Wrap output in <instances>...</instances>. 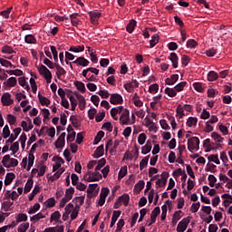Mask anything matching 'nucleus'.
<instances>
[{"mask_svg":"<svg viewBox=\"0 0 232 232\" xmlns=\"http://www.w3.org/2000/svg\"><path fill=\"white\" fill-rule=\"evenodd\" d=\"M160 215V207H156L150 214V222L149 223V227L151 226L152 224H155L157 222V217Z\"/></svg>","mask_w":232,"mask_h":232,"instance_id":"6e6552de","label":"nucleus"},{"mask_svg":"<svg viewBox=\"0 0 232 232\" xmlns=\"http://www.w3.org/2000/svg\"><path fill=\"white\" fill-rule=\"evenodd\" d=\"M67 97L71 102V110L72 111H75V109L77 108V100L72 95L67 94Z\"/></svg>","mask_w":232,"mask_h":232,"instance_id":"b1692460","label":"nucleus"},{"mask_svg":"<svg viewBox=\"0 0 232 232\" xmlns=\"http://www.w3.org/2000/svg\"><path fill=\"white\" fill-rule=\"evenodd\" d=\"M30 227V223H23L18 227V232H26Z\"/></svg>","mask_w":232,"mask_h":232,"instance_id":"0e129e2a","label":"nucleus"},{"mask_svg":"<svg viewBox=\"0 0 232 232\" xmlns=\"http://www.w3.org/2000/svg\"><path fill=\"white\" fill-rule=\"evenodd\" d=\"M14 134L9 135V139L6 140V144H12L14 140H17V137H19L21 133V128H15L14 130Z\"/></svg>","mask_w":232,"mask_h":232,"instance_id":"9b49d317","label":"nucleus"},{"mask_svg":"<svg viewBox=\"0 0 232 232\" xmlns=\"http://www.w3.org/2000/svg\"><path fill=\"white\" fill-rule=\"evenodd\" d=\"M123 87L126 92L132 93L134 88H139V82L137 80H132L131 82L125 83Z\"/></svg>","mask_w":232,"mask_h":232,"instance_id":"1a4fd4ad","label":"nucleus"},{"mask_svg":"<svg viewBox=\"0 0 232 232\" xmlns=\"http://www.w3.org/2000/svg\"><path fill=\"white\" fill-rule=\"evenodd\" d=\"M176 117H179V119H182L183 117H185V113H184V107H182V105H178L177 109H176Z\"/></svg>","mask_w":232,"mask_h":232,"instance_id":"2f4dec72","label":"nucleus"},{"mask_svg":"<svg viewBox=\"0 0 232 232\" xmlns=\"http://www.w3.org/2000/svg\"><path fill=\"white\" fill-rule=\"evenodd\" d=\"M146 139H148V137L146 136L145 133H140L138 137V142L140 146H142L145 142H146Z\"/></svg>","mask_w":232,"mask_h":232,"instance_id":"e2e57ef3","label":"nucleus"},{"mask_svg":"<svg viewBox=\"0 0 232 232\" xmlns=\"http://www.w3.org/2000/svg\"><path fill=\"white\" fill-rule=\"evenodd\" d=\"M217 79H218V73H217V72L210 71L208 73V81H209L210 82H213L214 81H217Z\"/></svg>","mask_w":232,"mask_h":232,"instance_id":"c756f323","label":"nucleus"},{"mask_svg":"<svg viewBox=\"0 0 232 232\" xmlns=\"http://www.w3.org/2000/svg\"><path fill=\"white\" fill-rule=\"evenodd\" d=\"M45 216H44L43 213L39 212L38 214L34 215L31 217L30 220L31 222H38V220H41V218H44Z\"/></svg>","mask_w":232,"mask_h":232,"instance_id":"3c124183","label":"nucleus"},{"mask_svg":"<svg viewBox=\"0 0 232 232\" xmlns=\"http://www.w3.org/2000/svg\"><path fill=\"white\" fill-rule=\"evenodd\" d=\"M127 174H128V167L127 166L121 167L118 174L119 180H121V179H124V177H126Z\"/></svg>","mask_w":232,"mask_h":232,"instance_id":"f704fd0d","label":"nucleus"},{"mask_svg":"<svg viewBox=\"0 0 232 232\" xmlns=\"http://www.w3.org/2000/svg\"><path fill=\"white\" fill-rule=\"evenodd\" d=\"M7 121L11 126H13L14 124H15V122H17V117L14 116V114H8Z\"/></svg>","mask_w":232,"mask_h":232,"instance_id":"052dcab7","label":"nucleus"},{"mask_svg":"<svg viewBox=\"0 0 232 232\" xmlns=\"http://www.w3.org/2000/svg\"><path fill=\"white\" fill-rule=\"evenodd\" d=\"M72 202H75L76 207L78 209L84 204V197H76Z\"/></svg>","mask_w":232,"mask_h":232,"instance_id":"ea45409f","label":"nucleus"},{"mask_svg":"<svg viewBox=\"0 0 232 232\" xmlns=\"http://www.w3.org/2000/svg\"><path fill=\"white\" fill-rule=\"evenodd\" d=\"M179 81V74H172L170 78L165 80V83L169 86H173Z\"/></svg>","mask_w":232,"mask_h":232,"instance_id":"dca6fc26","label":"nucleus"},{"mask_svg":"<svg viewBox=\"0 0 232 232\" xmlns=\"http://www.w3.org/2000/svg\"><path fill=\"white\" fill-rule=\"evenodd\" d=\"M151 148H152L151 141L148 140L146 144L141 148L142 155H148V153L151 151Z\"/></svg>","mask_w":232,"mask_h":232,"instance_id":"6ab92c4d","label":"nucleus"},{"mask_svg":"<svg viewBox=\"0 0 232 232\" xmlns=\"http://www.w3.org/2000/svg\"><path fill=\"white\" fill-rule=\"evenodd\" d=\"M39 191H41V188L39 186H35L31 195L29 196V200H34V198L35 197V195H37V193H39Z\"/></svg>","mask_w":232,"mask_h":232,"instance_id":"bf43d9fd","label":"nucleus"},{"mask_svg":"<svg viewBox=\"0 0 232 232\" xmlns=\"http://www.w3.org/2000/svg\"><path fill=\"white\" fill-rule=\"evenodd\" d=\"M38 72L40 75H43V77H44L47 84H50V82H52V72H50L46 66L42 64L40 67H38Z\"/></svg>","mask_w":232,"mask_h":232,"instance_id":"f03ea898","label":"nucleus"},{"mask_svg":"<svg viewBox=\"0 0 232 232\" xmlns=\"http://www.w3.org/2000/svg\"><path fill=\"white\" fill-rule=\"evenodd\" d=\"M2 53L12 54V53H15V51L10 45H4L2 47Z\"/></svg>","mask_w":232,"mask_h":232,"instance_id":"58836bf2","label":"nucleus"},{"mask_svg":"<svg viewBox=\"0 0 232 232\" xmlns=\"http://www.w3.org/2000/svg\"><path fill=\"white\" fill-rule=\"evenodd\" d=\"M208 186H210V188H215V184H217V178L214 175L210 174L208 175Z\"/></svg>","mask_w":232,"mask_h":232,"instance_id":"de8ad7c7","label":"nucleus"},{"mask_svg":"<svg viewBox=\"0 0 232 232\" xmlns=\"http://www.w3.org/2000/svg\"><path fill=\"white\" fill-rule=\"evenodd\" d=\"M186 84H188V82H181L179 83H178L175 87L174 90L177 92H182L184 90V88H186Z\"/></svg>","mask_w":232,"mask_h":232,"instance_id":"6e6d98bb","label":"nucleus"},{"mask_svg":"<svg viewBox=\"0 0 232 232\" xmlns=\"http://www.w3.org/2000/svg\"><path fill=\"white\" fill-rule=\"evenodd\" d=\"M38 99L42 106H50V99L41 95V93L38 94Z\"/></svg>","mask_w":232,"mask_h":232,"instance_id":"a878e982","label":"nucleus"},{"mask_svg":"<svg viewBox=\"0 0 232 232\" xmlns=\"http://www.w3.org/2000/svg\"><path fill=\"white\" fill-rule=\"evenodd\" d=\"M205 170L210 171V173H217V165L213 163H208Z\"/></svg>","mask_w":232,"mask_h":232,"instance_id":"49530a36","label":"nucleus"},{"mask_svg":"<svg viewBox=\"0 0 232 232\" xmlns=\"http://www.w3.org/2000/svg\"><path fill=\"white\" fill-rule=\"evenodd\" d=\"M198 122V119H197V117H189L187 120V126H188V128H193V126H197Z\"/></svg>","mask_w":232,"mask_h":232,"instance_id":"bb28decb","label":"nucleus"},{"mask_svg":"<svg viewBox=\"0 0 232 232\" xmlns=\"http://www.w3.org/2000/svg\"><path fill=\"white\" fill-rule=\"evenodd\" d=\"M4 84L9 85L10 88L17 86V79L15 77H10L7 82H5Z\"/></svg>","mask_w":232,"mask_h":232,"instance_id":"72a5a7b5","label":"nucleus"},{"mask_svg":"<svg viewBox=\"0 0 232 232\" xmlns=\"http://www.w3.org/2000/svg\"><path fill=\"white\" fill-rule=\"evenodd\" d=\"M14 179H15V174H14V172L7 173L5 179V186H10V184L14 182Z\"/></svg>","mask_w":232,"mask_h":232,"instance_id":"a211bd4d","label":"nucleus"},{"mask_svg":"<svg viewBox=\"0 0 232 232\" xmlns=\"http://www.w3.org/2000/svg\"><path fill=\"white\" fill-rule=\"evenodd\" d=\"M169 59L171 61L173 68H179V55H177V53H171Z\"/></svg>","mask_w":232,"mask_h":232,"instance_id":"2eb2a0df","label":"nucleus"},{"mask_svg":"<svg viewBox=\"0 0 232 232\" xmlns=\"http://www.w3.org/2000/svg\"><path fill=\"white\" fill-rule=\"evenodd\" d=\"M103 137H104V131L102 130L98 131L97 135L94 138L93 144H99L101 140H102Z\"/></svg>","mask_w":232,"mask_h":232,"instance_id":"a19ab883","label":"nucleus"},{"mask_svg":"<svg viewBox=\"0 0 232 232\" xmlns=\"http://www.w3.org/2000/svg\"><path fill=\"white\" fill-rule=\"evenodd\" d=\"M208 160L209 162H214L215 164H220V160H218V154L209 155Z\"/></svg>","mask_w":232,"mask_h":232,"instance_id":"864d4df0","label":"nucleus"},{"mask_svg":"<svg viewBox=\"0 0 232 232\" xmlns=\"http://www.w3.org/2000/svg\"><path fill=\"white\" fill-rule=\"evenodd\" d=\"M193 88L196 90V92H198L199 93H204V87H202V82H194Z\"/></svg>","mask_w":232,"mask_h":232,"instance_id":"603ef678","label":"nucleus"},{"mask_svg":"<svg viewBox=\"0 0 232 232\" xmlns=\"http://www.w3.org/2000/svg\"><path fill=\"white\" fill-rule=\"evenodd\" d=\"M73 193H75V188L71 187L66 189L64 198L68 200H72V198H73Z\"/></svg>","mask_w":232,"mask_h":232,"instance_id":"cd10ccee","label":"nucleus"},{"mask_svg":"<svg viewBox=\"0 0 232 232\" xmlns=\"http://www.w3.org/2000/svg\"><path fill=\"white\" fill-rule=\"evenodd\" d=\"M104 166H106V159L102 158L98 160V165L95 167L96 171H101Z\"/></svg>","mask_w":232,"mask_h":232,"instance_id":"79ce46f5","label":"nucleus"},{"mask_svg":"<svg viewBox=\"0 0 232 232\" xmlns=\"http://www.w3.org/2000/svg\"><path fill=\"white\" fill-rule=\"evenodd\" d=\"M24 43L27 44H37V39L34 34H27L24 36Z\"/></svg>","mask_w":232,"mask_h":232,"instance_id":"aec40b11","label":"nucleus"},{"mask_svg":"<svg viewBox=\"0 0 232 232\" xmlns=\"http://www.w3.org/2000/svg\"><path fill=\"white\" fill-rule=\"evenodd\" d=\"M148 162H150V155L142 159L140 162V169L142 171L144 168H147Z\"/></svg>","mask_w":232,"mask_h":232,"instance_id":"e433bc0d","label":"nucleus"},{"mask_svg":"<svg viewBox=\"0 0 232 232\" xmlns=\"http://www.w3.org/2000/svg\"><path fill=\"white\" fill-rule=\"evenodd\" d=\"M180 218H182V210H178L172 216V227H175V226H177V223L179 222V220H180Z\"/></svg>","mask_w":232,"mask_h":232,"instance_id":"ddd939ff","label":"nucleus"},{"mask_svg":"<svg viewBox=\"0 0 232 232\" xmlns=\"http://www.w3.org/2000/svg\"><path fill=\"white\" fill-rule=\"evenodd\" d=\"M144 186H146V182L144 180H140L135 186L134 189L138 191V193H140L141 190L144 189Z\"/></svg>","mask_w":232,"mask_h":232,"instance_id":"4c0bfd02","label":"nucleus"},{"mask_svg":"<svg viewBox=\"0 0 232 232\" xmlns=\"http://www.w3.org/2000/svg\"><path fill=\"white\" fill-rule=\"evenodd\" d=\"M190 219L188 218H184L177 227L178 232H184L188 229V226H189Z\"/></svg>","mask_w":232,"mask_h":232,"instance_id":"39448f33","label":"nucleus"},{"mask_svg":"<svg viewBox=\"0 0 232 232\" xmlns=\"http://www.w3.org/2000/svg\"><path fill=\"white\" fill-rule=\"evenodd\" d=\"M120 124L121 126H127V124H130V111L128 109H125L121 117H120Z\"/></svg>","mask_w":232,"mask_h":232,"instance_id":"7ed1b4c3","label":"nucleus"},{"mask_svg":"<svg viewBox=\"0 0 232 232\" xmlns=\"http://www.w3.org/2000/svg\"><path fill=\"white\" fill-rule=\"evenodd\" d=\"M149 92H150V93H157V92H159V84L154 83V84L150 85L149 88Z\"/></svg>","mask_w":232,"mask_h":232,"instance_id":"774afa93","label":"nucleus"},{"mask_svg":"<svg viewBox=\"0 0 232 232\" xmlns=\"http://www.w3.org/2000/svg\"><path fill=\"white\" fill-rule=\"evenodd\" d=\"M119 217H121V210H114L112 213L111 227H113V226H115V223L117 222V220H119Z\"/></svg>","mask_w":232,"mask_h":232,"instance_id":"412c9836","label":"nucleus"},{"mask_svg":"<svg viewBox=\"0 0 232 232\" xmlns=\"http://www.w3.org/2000/svg\"><path fill=\"white\" fill-rule=\"evenodd\" d=\"M28 166H27V171H30L32 169V166H34V160H35V156H34L33 153H29V158H28Z\"/></svg>","mask_w":232,"mask_h":232,"instance_id":"8fccbe9b","label":"nucleus"},{"mask_svg":"<svg viewBox=\"0 0 232 232\" xmlns=\"http://www.w3.org/2000/svg\"><path fill=\"white\" fill-rule=\"evenodd\" d=\"M198 46V43L194 39H189L187 41V48H197Z\"/></svg>","mask_w":232,"mask_h":232,"instance_id":"4d7b16f0","label":"nucleus"},{"mask_svg":"<svg viewBox=\"0 0 232 232\" xmlns=\"http://www.w3.org/2000/svg\"><path fill=\"white\" fill-rule=\"evenodd\" d=\"M211 137L215 140V142H217L216 146L222 148V145H220V142H224V138H222V136H220V134L217 132H212Z\"/></svg>","mask_w":232,"mask_h":232,"instance_id":"4468645a","label":"nucleus"},{"mask_svg":"<svg viewBox=\"0 0 232 232\" xmlns=\"http://www.w3.org/2000/svg\"><path fill=\"white\" fill-rule=\"evenodd\" d=\"M188 151H198L200 150V140L198 137H192L188 140Z\"/></svg>","mask_w":232,"mask_h":232,"instance_id":"f257e3e1","label":"nucleus"},{"mask_svg":"<svg viewBox=\"0 0 232 232\" xmlns=\"http://www.w3.org/2000/svg\"><path fill=\"white\" fill-rule=\"evenodd\" d=\"M159 44V34H154L151 36L150 41V48H155V45Z\"/></svg>","mask_w":232,"mask_h":232,"instance_id":"c03bdc74","label":"nucleus"},{"mask_svg":"<svg viewBox=\"0 0 232 232\" xmlns=\"http://www.w3.org/2000/svg\"><path fill=\"white\" fill-rule=\"evenodd\" d=\"M104 155V145H100L94 151L93 157L94 159H101Z\"/></svg>","mask_w":232,"mask_h":232,"instance_id":"f3484780","label":"nucleus"},{"mask_svg":"<svg viewBox=\"0 0 232 232\" xmlns=\"http://www.w3.org/2000/svg\"><path fill=\"white\" fill-rule=\"evenodd\" d=\"M54 68H56L57 70L56 72L57 79H59V81H63L61 77H63V75H66V70H64V68H63V66H61L59 63H54Z\"/></svg>","mask_w":232,"mask_h":232,"instance_id":"f8f14e48","label":"nucleus"},{"mask_svg":"<svg viewBox=\"0 0 232 232\" xmlns=\"http://www.w3.org/2000/svg\"><path fill=\"white\" fill-rule=\"evenodd\" d=\"M102 179V174L95 169L94 172L92 173L87 179V182H97Z\"/></svg>","mask_w":232,"mask_h":232,"instance_id":"423d86ee","label":"nucleus"},{"mask_svg":"<svg viewBox=\"0 0 232 232\" xmlns=\"http://www.w3.org/2000/svg\"><path fill=\"white\" fill-rule=\"evenodd\" d=\"M50 48L53 53L54 64H56L57 63H59V53L57 52V48L54 45H51Z\"/></svg>","mask_w":232,"mask_h":232,"instance_id":"4be33fe9","label":"nucleus"},{"mask_svg":"<svg viewBox=\"0 0 232 232\" xmlns=\"http://www.w3.org/2000/svg\"><path fill=\"white\" fill-rule=\"evenodd\" d=\"M119 199L121 203L123 202L124 206H128V204H130V195L128 194H123L119 198Z\"/></svg>","mask_w":232,"mask_h":232,"instance_id":"a18cd8bd","label":"nucleus"},{"mask_svg":"<svg viewBox=\"0 0 232 232\" xmlns=\"http://www.w3.org/2000/svg\"><path fill=\"white\" fill-rule=\"evenodd\" d=\"M39 209H41V205L39 203H36L28 210V214L34 215L35 214V212L39 211Z\"/></svg>","mask_w":232,"mask_h":232,"instance_id":"09e8293b","label":"nucleus"},{"mask_svg":"<svg viewBox=\"0 0 232 232\" xmlns=\"http://www.w3.org/2000/svg\"><path fill=\"white\" fill-rule=\"evenodd\" d=\"M32 188H34V179H29L24 186V193H30Z\"/></svg>","mask_w":232,"mask_h":232,"instance_id":"393cba45","label":"nucleus"},{"mask_svg":"<svg viewBox=\"0 0 232 232\" xmlns=\"http://www.w3.org/2000/svg\"><path fill=\"white\" fill-rule=\"evenodd\" d=\"M74 86H76L77 90L81 92V93H85L86 92V86L82 82H75Z\"/></svg>","mask_w":232,"mask_h":232,"instance_id":"7c9ffc66","label":"nucleus"},{"mask_svg":"<svg viewBox=\"0 0 232 232\" xmlns=\"http://www.w3.org/2000/svg\"><path fill=\"white\" fill-rule=\"evenodd\" d=\"M11 158L10 155L6 154L5 156H4L3 160H2V164L5 168H10V165L8 164V162H10Z\"/></svg>","mask_w":232,"mask_h":232,"instance_id":"13d9d810","label":"nucleus"},{"mask_svg":"<svg viewBox=\"0 0 232 232\" xmlns=\"http://www.w3.org/2000/svg\"><path fill=\"white\" fill-rule=\"evenodd\" d=\"M0 64H2V66H5V68H15V66H14V64H12L10 61L3 58H0Z\"/></svg>","mask_w":232,"mask_h":232,"instance_id":"37998d69","label":"nucleus"},{"mask_svg":"<svg viewBox=\"0 0 232 232\" xmlns=\"http://www.w3.org/2000/svg\"><path fill=\"white\" fill-rule=\"evenodd\" d=\"M88 52H89V55L91 57L92 63H99V58H97V54H95V52L93 51V49H91L90 47H88Z\"/></svg>","mask_w":232,"mask_h":232,"instance_id":"c85d7f7f","label":"nucleus"},{"mask_svg":"<svg viewBox=\"0 0 232 232\" xmlns=\"http://www.w3.org/2000/svg\"><path fill=\"white\" fill-rule=\"evenodd\" d=\"M135 26H137V21L130 20L127 24L126 30L129 34H133V30H135Z\"/></svg>","mask_w":232,"mask_h":232,"instance_id":"5701e85b","label":"nucleus"},{"mask_svg":"<svg viewBox=\"0 0 232 232\" xmlns=\"http://www.w3.org/2000/svg\"><path fill=\"white\" fill-rule=\"evenodd\" d=\"M44 205L46 206V208H53V206H55V198H48L44 202Z\"/></svg>","mask_w":232,"mask_h":232,"instance_id":"69168bd1","label":"nucleus"},{"mask_svg":"<svg viewBox=\"0 0 232 232\" xmlns=\"http://www.w3.org/2000/svg\"><path fill=\"white\" fill-rule=\"evenodd\" d=\"M165 93L169 97H177V91L175 90V88L167 87L165 89Z\"/></svg>","mask_w":232,"mask_h":232,"instance_id":"c9c22d12","label":"nucleus"},{"mask_svg":"<svg viewBox=\"0 0 232 232\" xmlns=\"http://www.w3.org/2000/svg\"><path fill=\"white\" fill-rule=\"evenodd\" d=\"M1 102L3 106H10L14 104V100L12 99V95L10 92H5L1 97Z\"/></svg>","mask_w":232,"mask_h":232,"instance_id":"20e7f679","label":"nucleus"},{"mask_svg":"<svg viewBox=\"0 0 232 232\" xmlns=\"http://www.w3.org/2000/svg\"><path fill=\"white\" fill-rule=\"evenodd\" d=\"M110 102L111 104H122V102H124V100L122 99V96L119 93H113L111 95L110 98Z\"/></svg>","mask_w":232,"mask_h":232,"instance_id":"0eeeda50","label":"nucleus"},{"mask_svg":"<svg viewBox=\"0 0 232 232\" xmlns=\"http://www.w3.org/2000/svg\"><path fill=\"white\" fill-rule=\"evenodd\" d=\"M69 52H73L74 53L84 52V45L71 46Z\"/></svg>","mask_w":232,"mask_h":232,"instance_id":"473e14b6","label":"nucleus"},{"mask_svg":"<svg viewBox=\"0 0 232 232\" xmlns=\"http://www.w3.org/2000/svg\"><path fill=\"white\" fill-rule=\"evenodd\" d=\"M10 150L13 152V155H15V153L19 151V141H16L14 144H12Z\"/></svg>","mask_w":232,"mask_h":232,"instance_id":"338daca9","label":"nucleus"},{"mask_svg":"<svg viewBox=\"0 0 232 232\" xmlns=\"http://www.w3.org/2000/svg\"><path fill=\"white\" fill-rule=\"evenodd\" d=\"M95 115H97V109L92 108L88 111V117L90 121H93V119H95Z\"/></svg>","mask_w":232,"mask_h":232,"instance_id":"680f3d73","label":"nucleus"},{"mask_svg":"<svg viewBox=\"0 0 232 232\" xmlns=\"http://www.w3.org/2000/svg\"><path fill=\"white\" fill-rule=\"evenodd\" d=\"M74 64H77V66H90V61H88V59L80 56L78 57L75 61L72 62Z\"/></svg>","mask_w":232,"mask_h":232,"instance_id":"9d476101","label":"nucleus"},{"mask_svg":"<svg viewBox=\"0 0 232 232\" xmlns=\"http://www.w3.org/2000/svg\"><path fill=\"white\" fill-rule=\"evenodd\" d=\"M16 220H17L18 224L20 222H26V220H28V216L24 213H20L17 215Z\"/></svg>","mask_w":232,"mask_h":232,"instance_id":"5fc2aeb1","label":"nucleus"}]
</instances>
